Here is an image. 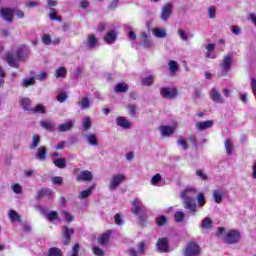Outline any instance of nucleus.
Wrapping results in <instances>:
<instances>
[{
  "instance_id": "obj_9",
  "label": "nucleus",
  "mask_w": 256,
  "mask_h": 256,
  "mask_svg": "<svg viewBox=\"0 0 256 256\" xmlns=\"http://www.w3.org/2000/svg\"><path fill=\"white\" fill-rule=\"evenodd\" d=\"M210 99L214 102V103H218V104H223L225 103V99L223 98V95L221 94V91L217 88H212L210 91Z\"/></svg>"
},
{
  "instance_id": "obj_30",
  "label": "nucleus",
  "mask_w": 256,
  "mask_h": 256,
  "mask_svg": "<svg viewBox=\"0 0 256 256\" xmlns=\"http://www.w3.org/2000/svg\"><path fill=\"white\" fill-rule=\"evenodd\" d=\"M39 143H41V138L37 134L33 135L29 149H37L39 147Z\"/></svg>"
},
{
  "instance_id": "obj_53",
  "label": "nucleus",
  "mask_w": 256,
  "mask_h": 256,
  "mask_svg": "<svg viewBox=\"0 0 256 256\" xmlns=\"http://www.w3.org/2000/svg\"><path fill=\"white\" fill-rule=\"evenodd\" d=\"M59 214L56 211H50L48 214H46V219L48 221H55V219H58Z\"/></svg>"
},
{
  "instance_id": "obj_52",
  "label": "nucleus",
  "mask_w": 256,
  "mask_h": 256,
  "mask_svg": "<svg viewBox=\"0 0 256 256\" xmlns=\"http://www.w3.org/2000/svg\"><path fill=\"white\" fill-rule=\"evenodd\" d=\"M62 217L65 219V221H67V223H71V221H73V215H71V213H69L66 210H63L61 212Z\"/></svg>"
},
{
  "instance_id": "obj_23",
  "label": "nucleus",
  "mask_w": 256,
  "mask_h": 256,
  "mask_svg": "<svg viewBox=\"0 0 256 256\" xmlns=\"http://www.w3.org/2000/svg\"><path fill=\"white\" fill-rule=\"evenodd\" d=\"M85 139L89 145L92 147H97L99 145V140L97 139V135L95 134H86Z\"/></svg>"
},
{
  "instance_id": "obj_54",
  "label": "nucleus",
  "mask_w": 256,
  "mask_h": 256,
  "mask_svg": "<svg viewBox=\"0 0 256 256\" xmlns=\"http://www.w3.org/2000/svg\"><path fill=\"white\" fill-rule=\"evenodd\" d=\"M225 149L227 155H231L233 153V144L231 143L230 140L225 141Z\"/></svg>"
},
{
  "instance_id": "obj_21",
  "label": "nucleus",
  "mask_w": 256,
  "mask_h": 256,
  "mask_svg": "<svg viewBox=\"0 0 256 256\" xmlns=\"http://www.w3.org/2000/svg\"><path fill=\"white\" fill-rule=\"evenodd\" d=\"M210 127H213V121L207 120L204 122H197L196 123V129L198 131H205V129H210Z\"/></svg>"
},
{
  "instance_id": "obj_22",
  "label": "nucleus",
  "mask_w": 256,
  "mask_h": 256,
  "mask_svg": "<svg viewBox=\"0 0 256 256\" xmlns=\"http://www.w3.org/2000/svg\"><path fill=\"white\" fill-rule=\"evenodd\" d=\"M152 33L158 39H165L167 37V30L165 28L156 27L152 30Z\"/></svg>"
},
{
  "instance_id": "obj_5",
  "label": "nucleus",
  "mask_w": 256,
  "mask_h": 256,
  "mask_svg": "<svg viewBox=\"0 0 256 256\" xmlns=\"http://www.w3.org/2000/svg\"><path fill=\"white\" fill-rule=\"evenodd\" d=\"M232 63H233V55L226 54L223 57L222 62L220 63V67L222 69L221 71L222 77L230 71Z\"/></svg>"
},
{
  "instance_id": "obj_33",
  "label": "nucleus",
  "mask_w": 256,
  "mask_h": 256,
  "mask_svg": "<svg viewBox=\"0 0 256 256\" xmlns=\"http://www.w3.org/2000/svg\"><path fill=\"white\" fill-rule=\"evenodd\" d=\"M54 165L59 169H65L67 167V160L65 158H57L54 160Z\"/></svg>"
},
{
  "instance_id": "obj_64",
  "label": "nucleus",
  "mask_w": 256,
  "mask_h": 256,
  "mask_svg": "<svg viewBox=\"0 0 256 256\" xmlns=\"http://www.w3.org/2000/svg\"><path fill=\"white\" fill-rule=\"evenodd\" d=\"M114 221L116 225H123V219L121 218L120 214H115Z\"/></svg>"
},
{
  "instance_id": "obj_6",
  "label": "nucleus",
  "mask_w": 256,
  "mask_h": 256,
  "mask_svg": "<svg viewBox=\"0 0 256 256\" xmlns=\"http://www.w3.org/2000/svg\"><path fill=\"white\" fill-rule=\"evenodd\" d=\"M200 253L201 248L199 247V245H197V243L195 242H190L186 246L184 256H199Z\"/></svg>"
},
{
  "instance_id": "obj_8",
  "label": "nucleus",
  "mask_w": 256,
  "mask_h": 256,
  "mask_svg": "<svg viewBox=\"0 0 256 256\" xmlns=\"http://www.w3.org/2000/svg\"><path fill=\"white\" fill-rule=\"evenodd\" d=\"M75 233L73 228L67 226L62 227V243L63 245H69L71 243V236Z\"/></svg>"
},
{
  "instance_id": "obj_46",
  "label": "nucleus",
  "mask_w": 256,
  "mask_h": 256,
  "mask_svg": "<svg viewBox=\"0 0 256 256\" xmlns=\"http://www.w3.org/2000/svg\"><path fill=\"white\" fill-rule=\"evenodd\" d=\"M31 113H47V110H45V106H43L42 104H38L36 105V107L32 108Z\"/></svg>"
},
{
  "instance_id": "obj_37",
  "label": "nucleus",
  "mask_w": 256,
  "mask_h": 256,
  "mask_svg": "<svg viewBox=\"0 0 256 256\" xmlns=\"http://www.w3.org/2000/svg\"><path fill=\"white\" fill-rule=\"evenodd\" d=\"M40 125L43 129H46L47 131H53L55 128V124L51 123V121H40Z\"/></svg>"
},
{
  "instance_id": "obj_62",
  "label": "nucleus",
  "mask_w": 256,
  "mask_h": 256,
  "mask_svg": "<svg viewBox=\"0 0 256 256\" xmlns=\"http://www.w3.org/2000/svg\"><path fill=\"white\" fill-rule=\"evenodd\" d=\"M36 79H37L38 81H45V79H47V72H45V71L40 72V73L36 76Z\"/></svg>"
},
{
  "instance_id": "obj_39",
  "label": "nucleus",
  "mask_w": 256,
  "mask_h": 256,
  "mask_svg": "<svg viewBox=\"0 0 256 256\" xmlns=\"http://www.w3.org/2000/svg\"><path fill=\"white\" fill-rule=\"evenodd\" d=\"M169 65V70L171 75H173V73H177V71H179V64H177V61L171 60L168 63Z\"/></svg>"
},
{
  "instance_id": "obj_28",
  "label": "nucleus",
  "mask_w": 256,
  "mask_h": 256,
  "mask_svg": "<svg viewBox=\"0 0 256 256\" xmlns=\"http://www.w3.org/2000/svg\"><path fill=\"white\" fill-rule=\"evenodd\" d=\"M8 217L10 221H12V223H15L16 221H18V223H21V215H19V213H17V211L15 210H10L8 213Z\"/></svg>"
},
{
  "instance_id": "obj_55",
  "label": "nucleus",
  "mask_w": 256,
  "mask_h": 256,
  "mask_svg": "<svg viewBox=\"0 0 256 256\" xmlns=\"http://www.w3.org/2000/svg\"><path fill=\"white\" fill-rule=\"evenodd\" d=\"M161 183V174H155L151 178V185H159Z\"/></svg>"
},
{
  "instance_id": "obj_24",
  "label": "nucleus",
  "mask_w": 256,
  "mask_h": 256,
  "mask_svg": "<svg viewBox=\"0 0 256 256\" xmlns=\"http://www.w3.org/2000/svg\"><path fill=\"white\" fill-rule=\"evenodd\" d=\"M53 197V191L47 189V188H42L37 192L36 200L39 201V199L43 197Z\"/></svg>"
},
{
  "instance_id": "obj_3",
  "label": "nucleus",
  "mask_w": 256,
  "mask_h": 256,
  "mask_svg": "<svg viewBox=\"0 0 256 256\" xmlns=\"http://www.w3.org/2000/svg\"><path fill=\"white\" fill-rule=\"evenodd\" d=\"M82 47L86 51H92V49H96V47H99V39L97 38V36H95V34H90L83 42Z\"/></svg>"
},
{
  "instance_id": "obj_19",
  "label": "nucleus",
  "mask_w": 256,
  "mask_h": 256,
  "mask_svg": "<svg viewBox=\"0 0 256 256\" xmlns=\"http://www.w3.org/2000/svg\"><path fill=\"white\" fill-rule=\"evenodd\" d=\"M159 131L162 137H171L175 133V128L173 126H160Z\"/></svg>"
},
{
  "instance_id": "obj_14",
  "label": "nucleus",
  "mask_w": 256,
  "mask_h": 256,
  "mask_svg": "<svg viewBox=\"0 0 256 256\" xmlns=\"http://www.w3.org/2000/svg\"><path fill=\"white\" fill-rule=\"evenodd\" d=\"M74 123H75V120L68 119L66 120V122L58 126V131H60V133H67V131H71V129H73Z\"/></svg>"
},
{
  "instance_id": "obj_38",
  "label": "nucleus",
  "mask_w": 256,
  "mask_h": 256,
  "mask_svg": "<svg viewBox=\"0 0 256 256\" xmlns=\"http://www.w3.org/2000/svg\"><path fill=\"white\" fill-rule=\"evenodd\" d=\"M55 77L59 79V77L65 78L67 77V68L65 67H59L55 72Z\"/></svg>"
},
{
  "instance_id": "obj_2",
  "label": "nucleus",
  "mask_w": 256,
  "mask_h": 256,
  "mask_svg": "<svg viewBox=\"0 0 256 256\" xmlns=\"http://www.w3.org/2000/svg\"><path fill=\"white\" fill-rule=\"evenodd\" d=\"M126 180H127V176H125V174L118 173V174L112 175L108 185L109 190L116 191L120 185L125 183Z\"/></svg>"
},
{
  "instance_id": "obj_42",
  "label": "nucleus",
  "mask_w": 256,
  "mask_h": 256,
  "mask_svg": "<svg viewBox=\"0 0 256 256\" xmlns=\"http://www.w3.org/2000/svg\"><path fill=\"white\" fill-rule=\"evenodd\" d=\"M15 55L17 56V59H19L20 61H23V59L27 57V50L25 48H20L17 50Z\"/></svg>"
},
{
  "instance_id": "obj_51",
  "label": "nucleus",
  "mask_w": 256,
  "mask_h": 256,
  "mask_svg": "<svg viewBox=\"0 0 256 256\" xmlns=\"http://www.w3.org/2000/svg\"><path fill=\"white\" fill-rule=\"evenodd\" d=\"M174 219L176 223H182L183 219H185V212L178 211L174 214Z\"/></svg>"
},
{
  "instance_id": "obj_32",
  "label": "nucleus",
  "mask_w": 256,
  "mask_h": 256,
  "mask_svg": "<svg viewBox=\"0 0 256 256\" xmlns=\"http://www.w3.org/2000/svg\"><path fill=\"white\" fill-rule=\"evenodd\" d=\"M21 107L24 108L25 111H31V99L29 98H22L20 100Z\"/></svg>"
},
{
  "instance_id": "obj_56",
  "label": "nucleus",
  "mask_w": 256,
  "mask_h": 256,
  "mask_svg": "<svg viewBox=\"0 0 256 256\" xmlns=\"http://www.w3.org/2000/svg\"><path fill=\"white\" fill-rule=\"evenodd\" d=\"M67 97H69L67 93L62 92L56 97V99L59 101V103H65L67 101Z\"/></svg>"
},
{
  "instance_id": "obj_31",
  "label": "nucleus",
  "mask_w": 256,
  "mask_h": 256,
  "mask_svg": "<svg viewBox=\"0 0 256 256\" xmlns=\"http://www.w3.org/2000/svg\"><path fill=\"white\" fill-rule=\"evenodd\" d=\"M201 227L202 229H213V220L209 217L204 218Z\"/></svg>"
},
{
  "instance_id": "obj_43",
  "label": "nucleus",
  "mask_w": 256,
  "mask_h": 256,
  "mask_svg": "<svg viewBox=\"0 0 256 256\" xmlns=\"http://www.w3.org/2000/svg\"><path fill=\"white\" fill-rule=\"evenodd\" d=\"M141 37L143 39V47H145L146 49H149V47L153 45L149 40V36H147L145 32H142Z\"/></svg>"
},
{
  "instance_id": "obj_15",
  "label": "nucleus",
  "mask_w": 256,
  "mask_h": 256,
  "mask_svg": "<svg viewBox=\"0 0 256 256\" xmlns=\"http://www.w3.org/2000/svg\"><path fill=\"white\" fill-rule=\"evenodd\" d=\"M156 247L158 251H161L162 253H167L169 251V241L167 238H160L157 243Z\"/></svg>"
},
{
  "instance_id": "obj_26",
  "label": "nucleus",
  "mask_w": 256,
  "mask_h": 256,
  "mask_svg": "<svg viewBox=\"0 0 256 256\" xmlns=\"http://www.w3.org/2000/svg\"><path fill=\"white\" fill-rule=\"evenodd\" d=\"M36 158L39 161H45L47 159V148L45 146H41L40 148H38Z\"/></svg>"
},
{
  "instance_id": "obj_44",
  "label": "nucleus",
  "mask_w": 256,
  "mask_h": 256,
  "mask_svg": "<svg viewBox=\"0 0 256 256\" xmlns=\"http://www.w3.org/2000/svg\"><path fill=\"white\" fill-rule=\"evenodd\" d=\"M196 200H197V203H198V207H203V205H205V203H207V201L205 200V194H203V192H200L196 196Z\"/></svg>"
},
{
  "instance_id": "obj_7",
  "label": "nucleus",
  "mask_w": 256,
  "mask_h": 256,
  "mask_svg": "<svg viewBox=\"0 0 256 256\" xmlns=\"http://www.w3.org/2000/svg\"><path fill=\"white\" fill-rule=\"evenodd\" d=\"M240 237H241V234H239V231L231 230L224 237V241L228 245H233L234 243H239Z\"/></svg>"
},
{
  "instance_id": "obj_18",
  "label": "nucleus",
  "mask_w": 256,
  "mask_h": 256,
  "mask_svg": "<svg viewBox=\"0 0 256 256\" xmlns=\"http://www.w3.org/2000/svg\"><path fill=\"white\" fill-rule=\"evenodd\" d=\"M197 195V189L195 188H186L181 192V199H193Z\"/></svg>"
},
{
  "instance_id": "obj_16",
  "label": "nucleus",
  "mask_w": 256,
  "mask_h": 256,
  "mask_svg": "<svg viewBox=\"0 0 256 256\" xmlns=\"http://www.w3.org/2000/svg\"><path fill=\"white\" fill-rule=\"evenodd\" d=\"M77 105H78L79 109H81L82 111L90 109L91 98L84 96V97L80 98V100L77 102Z\"/></svg>"
},
{
  "instance_id": "obj_50",
  "label": "nucleus",
  "mask_w": 256,
  "mask_h": 256,
  "mask_svg": "<svg viewBox=\"0 0 256 256\" xmlns=\"http://www.w3.org/2000/svg\"><path fill=\"white\" fill-rule=\"evenodd\" d=\"M127 109L130 117H135V115L137 114V106L135 104H128Z\"/></svg>"
},
{
  "instance_id": "obj_63",
  "label": "nucleus",
  "mask_w": 256,
  "mask_h": 256,
  "mask_svg": "<svg viewBox=\"0 0 256 256\" xmlns=\"http://www.w3.org/2000/svg\"><path fill=\"white\" fill-rule=\"evenodd\" d=\"M93 253H94V255H97V256H103V255H105V252H104L103 250H101V248H99V247H97V246H95V247L93 248Z\"/></svg>"
},
{
  "instance_id": "obj_13",
  "label": "nucleus",
  "mask_w": 256,
  "mask_h": 256,
  "mask_svg": "<svg viewBox=\"0 0 256 256\" xmlns=\"http://www.w3.org/2000/svg\"><path fill=\"white\" fill-rule=\"evenodd\" d=\"M0 17L7 21V23L13 22V9L11 8H2L0 10Z\"/></svg>"
},
{
  "instance_id": "obj_10",
  "label": "nucleus",
  "mask_w": 256,
  "mask_h": 256,
  "mask_svg": "<svg viewBox=\"0 0 256 256\" xmlns=\"http://www.w3.org/2000/svg\"><path fill=\"white\" fill-rule=\"evenodd\" d=\"M160 95L163 99H175L177 97V89L164 87L160 89Z\"/></svg>"
},
{
  "instance_id": "obj_17",
  "label": "nucleus",
  "mask_w": 256,
  "mask_h": 256,
  "mask_svg": "<svg viewBox=\"0 0 256 256\" xmlns=\"http://www.w3.org/2000/svg\"><path fill=\"white\" fill-rule=\"evenodd\" d=\"M76 181H93V173L89 170L81 171L76 177Z\"/></svg>"
},
{
  "instance_id": "obj_41",
  "label": "nucleus",
  "mask_w": 256,
  "mask_h": 256,
  "mask_svg": "<svg viewBox=\"0 0 256 256\" xmlns=\"http://www.w3.org/2000/svg\"><path fill=\"white\" fill-rule=\"evenodd\" d=\"M178 35H179V37H180V39L182 40V41H189V37L190 38H193V34H187V32H185V30H183V29H179L178 30Z\"/></svg>"
},
{
  "instance_id": "obj_12",
  "label": "nucleus",
  "mask_w": 256,
  "mask_h": 256,
  "mask_svg": "<svg viewBox=\"0 0 256 256\" xmlns=\"http://www.w3.org/2000/svg\"><path fill=\"white\" fill-rule=\"evenodd\" d=\"M6 62L8 63V65L10 67H14L15 69H19V61H21L20 59H17L16 54L13 53H8L6 54Z\"/></svg>"
},
{
  "instance_id": "obj_1",
  "label": "nucleus",
  "mask_w": 256,
  "mask_h": 256,
  "mask_svg": "<svg viewBox=\"0 0 256 256\" xmlns=\"http://www.w3.org/2000/svg\"><path fill=\"white\" fill-rule=\"evenodd\" d=\"M133 215H140L139 216V223L140 225H145V221H147V208H145V205H143V202H141V199L136 198L132 202V209H131ZM142 213V215H141Z\"/></svg>"
},
{
  "instance_id": "obj_36",
  "label": "nucleus",
  "mask_w": 256,
  "mask_h": 256,
  "mask_svg": "<svg viewBox=\"0 0 256 256\" xmlns=\"http://www.w3.org/2000/svg\"><path fill=\"white\" fill-rule=\"evenodd\" d=\"M82 125H83V131H89L91 129V118L89 116H86L82 119Z\"/></svg>"
},
{
  "instance_id": "obj_35",
  "label": "nucleus",
  "mask_w": 256,
  "mask_h": 256,
  "mask_svg": "<svg viewBox=\"0 0 256 256\" xmlns=\"http://www.w3.org/2000/svg\"><path fill=\"white\" fill-rule=\"evenodd\" d=\"M93 189H95V185H92L89 189L80 192L79 199H87V197H91Z\"/></svg>"
},
{
  "instance_id": "obj_47",
  "label": "nucleus",
  "mask_w": 256,
  "mask_h": 256,
  "mask_svg": "<svg viewBox=\"0 0 256 256\" xmlns=\"http://www.w3.org/2000/svg\"><path fill=\"white\" fill-rule=\"evenodd\" d=\"M217 17V7L210 6L208 8V18L209 19H215Z\"/></svg>"
},
{
  "instance_id": "obj_34",
  "label": "nucleus",
  "mask_w": 256,
  "mask_h": 256,
  "mask_svg": "<svg viewBox=\"0 0 256 256\" xmlns=\"http://www.w3.org/2000/svg\"><path fill=\"white\" fill-rule=\"evenodd\" d=\"M111 236V232H106L98 237V243L100 245H105V243L109 242V237Z\"/></svg>"
},
{
  "instance_id": "obj_48",
  "label": "nucleus",
  "mask_w": 256,
  "mask_h": 256,
  "mask_svg": "<svg viewBox=\"0 0 256 256\" xmlns=\"http://www.w3.org/2000/svg\"><path fill=\"white\" fill-rule=\"evenodd\" d=\"M177 145L179 147H182L184 149V151H187V149H189V145L187 144V140H185L183 137L178 138Z\"/></svg>"
},
{
  "instance_id": "obj_60",
  "label": "nucleus",
  "mask_w": 256,
  "mask_h": 256,
  "mask_svg": "<svg viewBox=\"0 0 256 256\" xmlns=\"http://www.w3.org/2000/svg\"><path fill=\"white\" fill-rule=\"evenodd\" d=\"M156 223L157 225H159L160 227L165 225V223H167V217L165 216H160L156 219Z\"/></svg>"
},
{
  "instance_id": "obj_11",
  "label": "nucleus",
  "mask_w": 256,
  "mask_h": 256,
  "mask_svg": "<svg viewBox=\"0 0 256 256\" xmlns=\"http://www.w3.org/2000/svg\"><path fill=\"white\" fill-rule=\"evenodd\" d=\"M184 209L190 211V213H195L197 211V203H195V198H182Z\"/></svg>"
},
{
  "instance_id": "obj_25",
  "label": "nucleus",
  "mask_w": 256,
  "mask_h": 256,
  "mask_svg": "<svg viewBox=\"0 0 256 256\" xmlns=\"http://www.w3.org/2000/svg\"><path fill=\"white\" fill-rule=\"evenodd\" d=\"M104 41L108 44H112L114 41H117V32H115V30H110L104 37Z\"/></svg>"
},
{
  "instance_id": "obj_29",
  "label": "nucleus",
  "mask_w": 256,
  "mask_h": 256,
  "mask_svg": "<svg viewBox=\"0 0 256 256\" xmlns=\"http://www.w3.org/2000/svg\"><path fill=\"white\" fill-rule=\"evenodd\" d=\"M223 195L224 193L221 189L213 190V199L215 203H221V201H223Z\"/></svg>"
},
{
  "instance_id": "obj_58",
  "label": "nucleus",
  "mask_w": 256,
  "mask_h": 256,
  "mask_svg": "<svg viewBox=\"0 0 256 256\" xmlns=\"http://www.w3.org/2000/svg\"><path fill=\"white\" fill-rule=\"evenodd\" d=\"M12 191L17 195H21V193H23V188L19 184H14L12 185Z\"/></svg>"
},
{
  "instance_id": "obj_27",
  "label": "nucleus",
  "mask_w": 256,
  "mask_h": 256,
  "mask_svg": "<svg viewBox=\"0 0 256 256\" xmlns=\"http://www.w3.org/2000/svg\"><path fill=\"white\" fill-rule=\"evenodd\" d=\"M127 91H129V85H127V83H125V82L118 83L115 86L116 93H127Z\"/></svg>"
},
{
  "instance_id": "obj_49",
  "label": "nucleus",
  "mask_w": 256,
  "mask_h": 256,
  "mask_svg": "<svg viewBox=\"0 0 256 256\" xmlns=\"http://www.w3.org/2000/svg\"><path fill=\"white\" fill-rule=\"evenodd\" d=\"M154 82L155 79L153 78V76H147L146 78L142 79V85H145L146 87L153 85Z\"/></svg>"
},
{
  "instance_id": "obj_40",
  "label": "nucleus",
  "mask_w": 256,
  "mask_h": 256,
  "mask_svg": "<svg viewBox=\"0 0 256 256\" xmlns=\"http://www.w3.org/2000/svg\"><path fill=\"white\" fill-rule=\"evenodd\" d=\"M48 256H63V251L57 247L48 250Z\"/></svg>"
},
{
  "instance_id": "obj_61",
  "label": "nucleus",
  "mask_w": 256,
  "mask_h": 256,
  "mask_svg": "<svg viewBox=\"0 0 256 256\" xmlns=\"http://www.w3.org/2000/svg\"><path fill=\"white\" fill-rule=\"evenodd\" d=\"M13 14L16 15V17H18V19H23V17H25V12H23V10H13Z\"/></svg>"
},
{
  "instance_id": "obj_59",
  "label": "nucleus",
  "mask_w": 256,
  "mask_h": 256,
  "mask_svg": "<svg viewBox=\"0 0 256 256\" xmlns=\"http://www.w3.org/2000/svg\"><path fill=\"white\" fill-rule=\"evenodd\" d=\"M42 43H44V45H51L52 43L51 36H49L48 34H43Z\"/></svg>"
},
{
  "instance_id": "obj_45",
  "label": "nucleus",
  "mask_w": 256,
  "mask_h": 256,
  "mask_svg": "<svg viewBox=\"0 0 256 256\" xmlns=\"http://www.w3.org/2000/svg\"><path fill=\"white\" fill-rule=\"evenodd\" d=\"M22 87H31V85H35V78H25L21 81Z\"/></svg>"
},
{
  "instance_id": "obj_57",
  "label": "nucleus",
  "mask_w": 256,
  "mask_h": 256,
  "mask_svg": "<svg viewBox=\"0 0 256 256\" xmlns=\"http://www.w3.org/2000/svg\"><path fill=\"white\" fill-rule=\"evenodd\" d=\"M196 176L201 179V181H207L208 176L203 172V170H196Z\"/></svg>"
},
{
  "instance_id": "obj_20",
  "label": "nucleus",
  "mask_w": 256,
  "mask_h": 256,
  "mask_svg": "<svg viewBox=\"0 0 256 256\" xmlns=\"http://www.w3.org/2000/svg\"><path fill=\"white\" fill-rule=\"evenodd\" d=\"M116 125H118V127H122V129L131 128V123L125 117L116 118Z\"/></svg>"
},
{
  "instance_id": "obj_4",
  "label": "nucleus",
  "mask_w": 256,
  "mask_h": 256,
  "mask_svg": "<svg viewBox=\"0 0 256 256\" xmlns=\"http://www.w3.org/2000/svg\"><path fill=\"white\" fill-rule=\"evenodd\" d=\"M171 15H173V3L168 2L161 8L160 19L164 22L169 21V19H171Z\"/></svg>"
}]
</instances>
